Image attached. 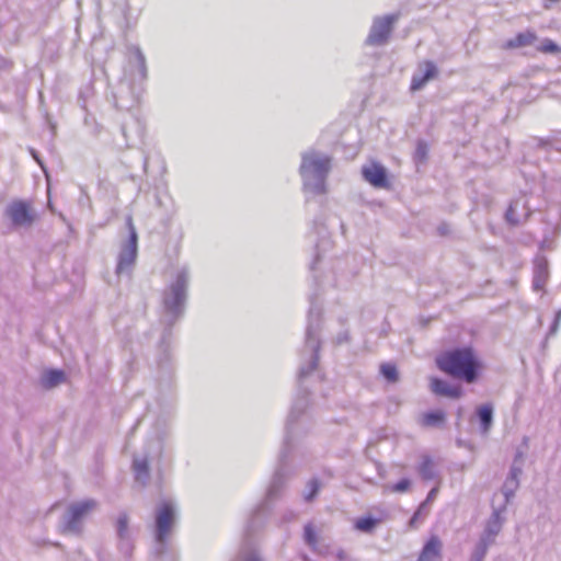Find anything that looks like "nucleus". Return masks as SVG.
I'll return each instance as SVG.
<instances>
[{
	"label": "nucleus",
	"mask_w": 561,
	"mask_h": 561,
	"mask_svg": "<svg viewBox=\"0 0 561 561\" xmlns=\"http://www.w3.org/2000/svg\"><path fill=\"white\" fill-rule=\"evenodd\" d=\"M234 561H263L257 552L248 551L239 556Z\"/></svg>",
	"instance_id": "nucleus-40"
},
{
	"label": "nucleus",
	"mask_w": 561,
	"mask_h": 561,
	"mask_svg": "<svg viewBox=\"0 0 561 561\" xmlns=\"http://www.w3.org/2000/svg\"><path fill=\"white\" fill-rule=\"evenodd\" d=\"M313 280H314L316 285L318 286L319 285V279H318V276L316 274H313Z\"/></svg>",
	"instance_id": "nucleus-48"
},
{
	"label": "nucleus",
	"mask_w": 561,
	"mask_h": 561,
	"mask_svg": "<svg viewBox=\"0 0 561 561\" xmlns=\"http://www.w3.org/2000/svg\"><path fill=\"white\" fill-rule=\"evenodd\" d=\"M191 274L186 265L178 267L172 279L162 293V307L164 312V322L168 329L164 331L160 342V354L158 357V366L162 373L170 374L171 353L170 346V328L184 314L188 296Z\"/></svg>",
	"instance_id": "nucleus-2"
},
{
	"label": "nucleus",
	"mask_w": 561,
	"mask_h": 561,
	"mask_svg": "<svg viewBox=\"0 0 561 561\" xmlns=\"http://www.w3.org/2000/svg\"><path fill=\"white\" fill-rule=\"evenodd\" d=\"M437 493H438V488H433L426 499L424 500L425 503H427L430 506L432 505V503L435 501L436 496H437Z\"/></svg>",
	"instance_id": "nucleus-42"
},
{
	"label": "nucleus",
	"mask_w": 561,
	"mask_h": 561,
	"mask_svg": "<svg viewBox=\"0 0 561 561\" xmlns=\"http://www.w3.org/2000/svg\"><path fill=\"white\" fill-rule=\"evenodd\" d=\"M530 213L527 201L524 197H519L511 202L505 211V219L510 225L516 226L526 221Z\"/></svg>",
	"instance_id": "nucleus-13"
},
{
	"label": "nucleus",
	"mask_w": 561,
	"mask_h": 561,
	"mask_svg": "<svg viewBox=\"0 0 561 561\" xmlns=\"http://www.w3.org/2000/svg\"><path fill=\"white\" fill-rule=\"evenodd\" d=\"M437 76L438 69L436 65L431 60L423 61L417 66L412 76L410 89L412 91H419L423 89L430 80L435 79Z\"/></svg>",
	"instance_id": "nucleus-11"
},
{
	"label": "nucleus",
	"mask_w": 561,
	"mask_h": 561,
	"mask_svg": "<svg viewBox=\"0 0 561 561\" xmlns=\"http://www.w3.org/2000/svg\"><path fill=\"white\" fill-rule=\"evenodd\" d=\"M31 153H32L33 158L43 167L42 161L39 160L36 151L34 149H31Z\"/></svg>",
	"instance_id": "nucleus-45"
},
{
	"label": "nucleus",
	"mask_w": 561,
	"mask_h": 561,
	"mask_svg": "<svg viewBox=\"0 0 561 561\" xmlns=\"http://www.w3.org/2000/svg\"><path fill=\"white\" fill-rule=\"evenodd\" d=\"M318 225L319 224L316 220L313 222V227H314L316 233L318 236H320L321 238H320L319 242H317V244H316V256H314L313 261L310 264V271L312 273L316 272V270H317L316 266L320 262L321 251H327L328 249H330L332 247L331 240L329 238H327V236H325L324 227L321 226L320 228H318Z\"/></svg>",
	"instance_id": "nucleus-19"
},
{
	"label": "nucleus",
	"mask_w": 561,
	"mask_h": 561,
	"mask_svg": "<svg viewBox=\"0 0 561 561\" xmlns=\"http://www.w3.org/2000/svg\"><path fill=\"white\" fill-rule=\"evenodd\" d=\"M523 458H524V454H523V451H519V450H518V451L515 454L514 461H517V463H519V462L522 461V463H523V462H524V459H523Z\"/></svg>",
	"instance_id": "nucleus-44"
},
{
	"label": "nucleus",
	"mask_w": 561,
	"mask_h": 561,
	"mask_svg": "<svg viewBox=\"0 0 561 561\" xmlns=\"http://www.w3.org/2000/svg\"><path fill=\"white\" fill-rule=\"evenodd\" d=\"M96 506L98 502L93 499H87L70 504L62 516V530L76 535L80 534L84 517L95 510Z\"/></svg>",
	"instance_id": "nucleus-8"
},
{
	"label": "nucleus",
	"mask_w": 561,
	"mask_h": 561,
	"mask_svg": "<svg viewBox=\"0 0 561 561\" xmlns=\"http://www.w3.org/2000/svg\"><path fill=\"white\" fill-rule=\"evenodd\" d=\"M147 77L148 70L144 53L138 46L130 47L128 67L112 92L114 105L124 111L136 106L144 92Z\"/></svg>",
	"instance_id": "nucleus-3"
},
{
	"label": "nucleus",
	"mask_w": 561,
	"mask_h": 561,
	"mask_svg": "<svg viewBox=\"0 0 561 561\" xmlns=\"http://www.w3.org/2000/svg\"><path fill=\"white\" fill-rule=\"evenodd\" d=\"M428 153L427 144L424 140H419L416 142V148L414 151V161L416 163H422L426 160Z\"/></svg>",
	"instance_id": "nucleus-34"
},
{
	"label": "nucleus",
	"mask_w": 561,
	"mask_h": 561,
	"mask_svg": "<svg viewBox=\"0 0 561 561\" xmlns=\"http://www.w3.org/2000/svg\"><path fill=\"white\" fill-rule=\"evenodd\" d=\"M331 171V157L324 152L309 149L301 153L299 174L302 191L307 195L318 196L327 193V179Z\"/></svg>",
	"instance_id": "nucleus-5"
},
{
	"label": "nucleus",
	"mask_w": 561,
	"mask_h": 561,
	"mask_svg": "<svg viewBox=\"0 0 561 561\" xmlns=\"http://www.w3.org/2000/svg\"><path fill=\"white\" fill-rule=\"evenodd\" d=\"M505 504L493 506L492 513L485 522L483 531L480 534L479 541L490 547L495 543L496 537L505 523Z\"/></svg>",
	"instance_id": "nucleus-10"
},
{
	"label": "nucleus",
	"mask_w": 561,
	"mask_h": 561,
	"mask_svg": "<svg viewBox=\"0 0 561 561\" xmlns=\"http://www.w3.org/2000/svg\"><path fill=\"white\" fill-rule=\"evenodd\" d=\"M489 549L490 546L478 540L470 553L468 561H484Z\"/></svg>",
	"instance_id": "nucleus-28"
},
{
	"label": "nucleus",
	"mask_w": 561,
	"mask_h": 561,
	"mask_svg": "<svg viewBox=\"0 0 561 561\" xmlns=\"http://www.w3.org/2000/svg\"><path fill=\"white\" fill-rule=\"evenodd\" d=\"M476 415L479 420L480 432L488 434L493 425L494 408L492 403H484L479 405L476 410Z\"/></svg>",
	"instance_id": "nucleus-18"
},
{
	"label": "nucleus",
	"mask_w": 561,
	"mask_h": 561,
	"mask_svg": "<svg viewBox=\"0 0 561 561\" xmlns=\"http://www.w3.org/2000/svg\"><path fill=\"white\" fill-rule=\"evenodd\" d=\"M133 469L136 481L145 485L149 480V463L147 457L134 458Z\"/></svg>",
	"instance_id": "nucleus-21"
},
{
	"label": "nucleus",
	"mask_w": 561,
	"mask_h": 561,
	"mask_svg": "<svg viewBox=\"0 0 561 561\" xmlns=\"http://www.w3.org/2000/svg\"><path fill=\"white\" fill-rule=\"evenodd\" d=\"M118 540V550L125 556L130 557L134 550L133 537L126 539H117Z\"/></svg>",
	"instance_id": "nucleus-37"
},
{
	"label": "nucleus",
	"mask_w": 561,
	"mask_h": 561,
	"mask_svg": "<svg viewBox=\"0 0 561 561\" xmlns=\"http://www.w3.org/2000/svg\"><path fill=\"white\" fill-rule=\"evenodd\" d=\"M560 321H561V309L559 311H557V313L554 316V320L549 329V335H553L557 333V331L559 329Z\"/></svg>",
	"instance_id": "nucleus-41"
},
{
	"label": "nucleus",
	"mask_w": 561,
	"mask_h": 561,
	"mask_svg": "<svg viewBox=\"0 0 561 561\" xmlns=\"http://www.w3.org/2000/svg\"><path fill=\"white\" fill-rule=\"evenodd\" d=\"M443 542L438 536L433 535L423 546L416 561H440Z\"/></svg>",
	"instance_id": "nucleus-15"
},
{
	"label": "nucleus",
	"mask_w": 561,
	"mask_h": 561,
	"mask_svg": "<svg viewBox=\"0 0 561 561\" xmlns=\"http://www.w3.org/2000/svg\"><path fill=\"white\" fill-rule=\"evenodd\" d=\"M398 20L399 13L375 16L365 44L368 46L386 45Z\"/></svg>",
	"instance_id": "nucleus-9"
},
{
	"label": "nucleus",
	"mask_w": 561,
	"mask_h": 561,
	"mask_svg": "<svg viewBox=\"0 0 561 561\" xmlns=\"http://www.w3.org/2000/svg\"><path fill=\"white\" fill-rule=\"evenodd\" d=\"M537 146L539 148H547V147L551 146V141L549 139L539 138Z\"/></svg>",
	"instance_id": "nucleus-43"
},
{
	"label": "nucleus",
	"mask_w": 561,
	"mask_h": 561,
	"mask_svg": "<svg viewBox=\"0 0 561 561\" xmlns=\"http://www.w3.org/2000/svg\"><path fill=\"white\" fill-rule=\"evenodd\" d=\"M537 50L543 54H558L561 51V48L552 39L545 38L537 47Z\"/></svg>",
	"instance_id": "nucleus-33"
},
{
	"label": "nucleus",
	"mask_w": 561,
	"mask_h": 561,
	"mask_svg": "<svg viewBox=\"0 0 561 561\" xmlns=\"http://www.w3.org/2000/svg\"><path fill=\"white\" fill-rule=\"evenodd\" d=\"M126 226L128 229V237L119 245L115 268V273L118 276L123 274L129 275L131 273L138 254V234L130 215L126 217Z\"/></svg>",
	"instance_id": "nucleus-7"
},
{
	"label": "nucleus",
	"mask_w": 561,
	"mask_h": 561,
	"mask_svg": "<svg viewBox=\"0 0 561 561\" xmlns=\"http://www.w3.org/2000/svg\"><path fill=\"white\" fill-rule=\"evenodd\" d=\"M411 486V481L407 478L401 479L397 483L388 486L391 492L396 493H404L407 492Z\"/></svg>",
	"instance_id": "nucleus-38"
},
{
	"label": "nucleus",
	"mask_w": 561,
	"mask_h": 561,
	"mask_svg": "<svg viewBox=\"0 0 561 561\" xmlns=\"http://www.w3.org/2000/svg\"><path fill=\"white\" fill-rule=\"evenodd\" d=\"M445 416L443 411L427 412L422 417V424L427 427H437L444 423Z\"/></svg>",
	"instance_id": "nucleus-26"
},
{
	"label": "nucleus",
	"mask_w": 561,
	"mask_h": 561,
	"mask_svg": "<svg viewBox=\"0 0 561 561\" xmlns=\"http://www.w3.org/2000/svg\"><path fill=\"white\" fill-rule=\"evenodd\" d=\"M549 276L548 261L543 256L536 257L534 262L533 287L540 290L545 287Z\"/></svg>",
	"instance_id": "nucleus-17"
},
{
	"label": "nucleus",
	"mask_w": 561,
	"mask_h": 561,
	"mask_svg": "<svg viewBox=\"0 0 561 561\" xmlns=\"http://www.w3.org/2000/svg\"><path fill=\"white\" fill-rule=\"evenodd\" d=\"M518 488H519V480L506 477V479L501 488V492L504 496V501L502 504H505V508H507V505L514 497L515 492L517 491Z\"/></svg>",
	"instance_id": "nucleus-24"
},
{
	"label": "nucleus",
	"mask_w": 561,
	"mask_h": 561,
	"mask_svg": "<svg viewBox=\"0 0 561 561\" xmlns=\"http://www.w3.org/2000/svg\"><path fill=\"white\" fill-rule=\"evenodd\" d=\"M290 518L291 519L296 518V515L295 514H290Z\"/></svg>",
	"instance_id": "nucleus-49"
},
{
	"label": "nucleus",
	"mask_w": 561,
	"mask_h": 561,
	"mask_svg": "<svg viewBox=\"0 0 561 561\" xmlns=\"http://www.w3.org/2000/svg\"><path fill=\"white\" fill-rule=\"evenodd\" d=\"M417 472L423 480L432 481L438 477V471L433 459L430 456H424L417 467Z\"/></svg>",
	"instance_id": "nucleus-22"
},
{
	"label": "nucleus",
	"mask_w": 561,
	"mask_h": 561,
	"mask_svg": "<svg viewBox=\"0 0 561 561\" xmlns=\"http://www.w3.org/2000/svg\"><path fill=\"white\" fill-rule=\"evenodd\" d=\"M116 536L117 539H126L131 538V533L129 529V518L126 513H121L116 520Z\"/></svg>",
	"instance_id": "nucleus-25"
},
{
	"label": "nucleus",
	"mask_w": 561,
	"mask_h": 561,
	"mask_svg": "<svg viewBox=\"0 0 561 561\" xmlns=\"http://www.w3.org/2000/svg\"><path fill=\"white\" fill-rule=\"evenodd\" d=\"M436 366L451 377L472 383L478 378L480 364L472 348L460 347L439 354Z\"/></svg>",
	"instance_id": "nucleus-6"
},
{
	"label": "nucleus",
	"mask_w": 561,
	"mask_h": 561,
	"mask_svg": "<svg viewBox=\"0 0 561 561\" xmlns=\"http://www.w3.org/2000/svg\"><path fill=\"white\" fill-rule=\"evenodd\" d=\"M380 373L389 382H397L399 379L398 369L393 364L385 363L380 366Z\"/></svg>",
	"instance_id": "nucleus-32"
},
{
	"label": "nucleus",
	"mask_w": 561,
	"mask_h": 561,
	"mask_svg": "<svg viewBox=\"0 0 561 561\" xmlns=\"http://www.w3.org/2000/svg\"><path fill=\"white\" fill-rule=\"evenodd\" d=\"M430 388L434 394L450 399H459L463 393L461 386L453 385L436 377L431 379Z\"/></svg>",
	"instance_id": "nucleus-14"
},
{
	"label": "nucleus",
	"mask_w": 561,
	"mask_h": 561,
	"mask_svg": "<svg viewBox=\"0 0 561 561\" xmlns=\"http://www.w3.org/2000/svg\"><path fill=\"white\" fill-rule=\"evenodd\" d=\"M321 488V482L317 478H312L308 481L306 485V490L302 494L304 500L306 502H311L318 494L319 490Z\"/></svg>",
	"instance_id": "nucleus-27"
},
{
	"label": "nucleus",
	"mask_w": 561,
	"mask_h": 561,
	"mask_svg": "<svg viewBox=\"0 0 561 561\" xmlns=\"http://www.w3.org/2000/svg\"><path fill=\"white\" fill-rule=\"evenodd\" d=\"M317 293L309 296L310 307L307 314L305 345L301 351V363L298 371L299 389L291 403L286 423L283 446L278 455L277 468L266 492V500L253 511L248 520L247 531H254L267 510V501L276 499L283 490L290 473V463L295 457L297 444L313 428L309 392L302 388L305 378L318 366L321 347L320 332L322 328V308L317 304Z\"/></svg>",
	"instance_id": "nucleus-1"
},
{
	"label": "nucleus",
	"mask_w": 561,
	"mask_h": 561,
	"mask_svg": "<svg viewBox=\"0 0 561 561\" xmlns=\"http://www.w3.org/2000/svg\"><path fill=\"white\" fill-rule=\"evenodd\" d=\"M65 381V374L59 369H49L42 375L41 383L46 389H51Z\"/></svg>",
	"instance_id": "nucleus-23"
},
{
	"label": "nucleus",
	"mask_w": 561,
	"mask_h": 561,
	"mask_svg": "<svg viewBox=\"0 0 561 561\" xmlns=\"http://www.w3.org/2000/svg\"><path fill=\"white\" fill-rule=\"evenodd\" d=\"M431 506L424 501L419 505L417 510L411 517L409 524L414 527L420 520H423L430 513Z\"/></svg>",
	"instance_id": "nucleus-31"
},
{
	"label": "nucleus",
	"mask_w": 561,
	"mask_h": 561,
	"mask_svg": "<svg viewBox=\"0 0 561 561\" xmlns=\"http://www.w3.org/2000/svg\"><path fill=\"white\" fill-rule=\"evenodd\" d=\"M378 522V519L370 516L362 517L355 522V528L363 533H370L376 527Z\"/></svg>",
	"instance_id": "nucleus-30"
},
{
	"label": "nucleus",
	"mask_w": 561,
	"mask_h": 561,
	"mask_svg": "<svg viewBox=\"0 0 561 561\" xmlns=\"http://www.w3.org/2000/svg\"><path fill=\"white\" fill-rule=\"evenodd\" d=\"M336 556H337L339 560H343L344 557H345V553H344V551L341 550V551L337 552Z\"/></svg>",
	"instance_id": "nucleus-47"
},
{
	"label": "nucleus",
	"mask_w": 561,
	"mask_h": 561,
	"mask_svg": "<svg viewBox=\"0 0 561 561\" xmlns=\"http://www.w3.org/2000/svg\"><path fill=\"white\" fill-rule=\"evenodd\" d=\"M537 39V35L534 31L527 30L516 34L515 37L508 39L505 43V47L510 49L526 47L533 45Z\"/></svg>",
	"instance_id": "nucleus-20"
},
{
	"label": "nucleus",
	"mask_w": 561,
	"mask_h": 561,
	"mask_svg": "<svg viewBox=\"0 0 561 561\" xmlns=\"http://www.w3.org/2000/svg\"><path fill=\"white\" fill-rule=\"evenodd\" d=\"M92 95H93V88L91 84H87L84 88H82L79 91L78 103L81 106V108H83V110L87 108V101Z\"/></svg>",
	"instance_id": "nucleus-36"
},
{
	"label": "nucleus",
	"mask_w": 561,
	"mask_h": 561,
	"mask_svg": "<svg viewBox=\"0 0 561 561\" xmlns=\"http://www.w3.org/2000/svg\"><path fill=\"white\" fill-rule=\"evenodd\" d=\"M342 327L345 324V320L340 319ZM351 341L350 330L347 328H343L334 337L333 343L335 345H341L344 343H348Z\"/></svg>",
	"instance_id": "nucleus-35"
},
{
	"label": "nucleus",
	"mask_w": 561,
	"mask_h": 561,
	"mask_svg": "<svg viewBox=\"0 0 561 561\" xmlns=\"http://www.w3.org/2000/svg\"><path fill=\"white\" fill-rule=\"evenodd\" d=\"M178 524V508L171 500H163L154 508L150 561H175L171 540Z\"/></svg>",
	"instance_id": "nucleus-4"
},
{
	"label": "nucleus",
	"mask_w": 561,
	"mask_h": 561,
	"mask_svg": "<svg viewBox=\"0 0 561 561\" xmlns=\"http://www.w3.org/2000/svg\"><path fill=\"white\" fill-rule=\"evenodd\" d=\"M523 473V465L522 461L517 463V461H513L507 477L519 480V477Z\"/></svg>",
	"instance_id": "nucleus-39"
},
{
	"label": "nucleus",
	"mask_w": 561,
	"mask_h": 561,
	"mask_svg": "<svg viewBox=\"0 0 561 561\" xmlns=\"http://www.w3.org/2000/svg\"><path fill=\"white\" fill-rule=\"evenodd\" d=\"M363 176L375 187H386L388 185L386 169L379 163L364 167Z\"/></svg>",
	"instance_id": "nucleus-16"
},
{
	"label": "nucleus",
	"mask_w": 561,
	"mask_h": 561,
	"mask_svg": "<svg viewBox=\"0 0 561 561\" xmlns=\"http://www.w3.org/2000/svg\"><path fill=\"white\" fill-rule=\"evenodd\" d=\"M31 153H32L33 158L43 167L42 161L39 160L36 151L34 149H31Z\"/></svg>",
	"instance_id": "nucleus-46"
},
{
	"label": "nucleus",
	"mask_w": 561,
	"mask_h": 561,
	"mask_svg": "<svg viewBox=\"0 0 561 561\" xmlns=\"http://www.w3.org/2000/svg\"><path fill=\"white\" fill-rule=\"evenodd\" d=\"M304 540L313 551L317 549L318 536L311 523L305 525Z\"/></svg>",
	"instance_id": "nucleus-29"
},
{
	"label": "nucleus",
	"mask_w": 561,
	"mask_h": 561,
	"mask_svg": "<svg viewBox=\"0 0 561 561\" xmlns=\"http://www.w3.org/2000/svg\"><path fill=\"white\" fill-rule=\"evenodd\" d=\"M5 213L12 224L18 227L30 226L34 220V216L31 213L28 204L23 201L11 203L7 207Z\"/></svg>",
	"instance_id": "nucleus-12"
}]
</instances>
